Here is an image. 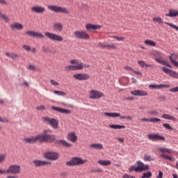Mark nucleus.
I'll return each mask as SVG.
<instances>
[{"mask_svg":"<svg viewBox=\"0 0 178 178\" xmlns=\"http://www.w3.org/2000/svg\"><path fill=\"white\" fill-rule=\"evenodd\" d=\"M51 133H52L51 130H44L42 135H38L35 137L25 138L24 140L29 144H34L37 141L39 143H54L56 140V136L49 134Z\"/></svg>","mask_w":178,"mask_h":178,"instance_id":"obj_1","label":"nucleus"},{"mask_svg":"<svg viewBox=\"0 0 178 178\" xmlns=\"http://www.w3.org/2000/svg\"><path fill=\"white\" fill-rule=\"evenodd\" d=\"M71 65H67L65 67L66 72H73L76 70H83L87 67H90V65L85 64L84 63L79 61V60L73 59L70 61Z\"/></svg>","mask_w":178,"mask_h":178,"instance_id":"obj_2","label":"nucleus"},{"mask_svg":"<svg viewBox=\"0 0 178 178\" xmlns=\"http://www.w3.org/2000/svg\"><path fill=\"white\" fill-rule=\"evenodd\" d=\"M137 167L136 165H131L129 168V172H136V173H140V172H144V170H149V166L148 165H144V163L138 161L136 162Z\"/></svg>","mask_w":178,"mask_h":178,"instance_id":"obj_3","label":"nucleus"},{"mask_svg":"<svg viewBox=\"0 0 178 178\" xmlns=\"http://www.w3.org/2000/svg\"><path fill=\"white\" fill-rule=\"evenodd\" d=\"M87 163V160H83L80 157H73L71 161L66 163L67 166H79V165H84Z\"/></svg>","mask_w":178,"mask_h":178,"instance_id":"obj_4","label":"nucleus"},{"mask_svg":"<svg viewBox=\"0 0 178 178\" xmlns=\"http://www.w3.org/2000/svg\"><path fill=\"white\" fill-rule=\"evenodd\" d=\"M104 97H105V94L99 90L92 89L89 91L90 99H101Z\"/></svg>","mask_w":178,"mask_h":178,"instance_id":"obj_5","label":"nucleus"},{"mask_svg":"<svg viewBox=\"0 0 178 178\" xmlns=\"http://www.w3.org/2000/svg\"><path fill=\"white\" fill-rule=\"evenodd\" d=\"M44 35L51 41H56L57 42H62L63 41V38L56 33H51V32H45Z\"/></svg>","mask_w":178,"mask_h":178,"instance_id":"obj_6","label":"nucleus"},{"mask_svg":"<svg viewBox=\"0 0 178 178\" xmlns=\"http://www.w3.org/2000/svg\"><path fill=\"white\" fill-rule=\"evenodd\" d=\"M42 119L43 122H45L47 124L51 126L53 129H59V121H58V120L55 118H49L48 117H44Z\"/></svg>","mask_w":178,"mask_h":178,"instance_id":"obj_7","label":"nucleus"},{"mask_svg":"<svg viewBox=\"0 0 178 178\" xmlns=\"http://www.w3.org/2000/svg\"><path fill=\"white\" fill-rule=\"evenodd\" d=\"M97 48H100V49H108V50H115L118 49V46L115 43H105V42H98Z\"/></svg>","mask_w":178,"mask_h":178,"instance_id":"obj_8","label":"nucleus"},{"mask_svg":"<svg viewBox=\"0 0 178 178\" xmlns=\"http://www.w3.org/2000/svg\"><path fill=\"white\" fill-rule=\"evenodd\" d=\"M48 9L52 12H56V13H65L66 15L69 14V10L67 8L60 7L58 6H48Z\"/></svg>","mask_w":178,"mask_h":178,"instance_id":"obj_9","label":"nucleus"},{"mask_svg":"<svg viewBox=\"0 0 178 178\" xmlns=\"http://www.w3.org/2000/svg\"><path fill=\"white\" fill-rule=\"evenodd\" d=\"M74 35L79 40H90V35L84 31H76L74 32Z\"/></svg>","mask_w":178,"mask_h":178,"instance_id":"obj_10","label":"nucleus"},{"mask_svg":"<svg viewBox=\"0 0 178 178\" xmlns=\"http://www.w3.org/2000/svg\"><path fill=\"white\" fill-rule=\"evenodd\" d=\"M25 34L28 35V37H33V38H39L40 40L45 38V36H44L42 33L34 31H26Z\"/></svg>","mask_w":178,"mask_h":178,"instance_id":"obj_11","label":"nucleus"},{"mask_svg":"<svg viewBox=\"0 0 178 178\" xmlns=\"http://www.w3.org/2000/svg\"><path fill=\"white\" fill-rule=\"evenodd\" d=\"M44 157L49 161H56L59 158V154L55 152H47L44 153Z\"/></svg>","mask_w":178,"mask_h":178,"instance_id":"obj_12","label":"nucleus"},{"mask_svg":"<svg viewBox=\"0 0 178 178\" xmlns=\"http://www.w3.org/2000/svg\"><path fill=\"white\" fill-rule=\"evenodd\" d=\"M6 173H10V175H19V173H20V167L17 165H12L8 167Z\"/></svg>","mask_w":178,"mask_h":178,"instance_id":"obj_13","label":"nucleus"},{"mask_svg":"<svg viewBox=\"0 0 178 178\" xmlns=\"http://www.w3.org/2000/svg\"><path fill=\"white\" fill-rule=\"evenodd\" d=\"M149 140H152V141H165L166 138L165 136H162L159 134H149L147 135Z\"/></svg>","mask_w":178,"mask_h":178,"instance_id":"obj_14","label":"nucleus"},{"mask_svg":"<svg viewBox=\"0 0 178 178\" xmlns=\"http://www.w3.org/2000/svg\"><path fill=\"white\" fill-rule=\"evenodd\" d=\"M163 73L165 74H168L170 77H172V79H178V73L176 71L168 69V67H163L162 68Z\"/></svg>","mask_w":178,"mask_h":178,"instance_id":"obj_15","label":"nucleus"},{"mask_svg":"<svg viewBox=\"0 0 178 178\" xmlns=\"http://www.w3.org/2000/svg\"><path fill=\"white\" fill-rule=\"evenodd\" d=\"M31 12L33 13H38V15H42L45 13V7L41 6H34L31 8Z\"/></svg>","mask_w":178,"mask_h":178,"instance_id":"obj_16","label":"nucleus"},{"mask_svg":"<svg viewBox=\"0 0 178 178\" xmlns=\"http://www.w3.org/2000/svg\"><path fill=\"white\" fill-rule=\"evenodd\" d=\"M131 94L132 95H135L136 97H147V95H148V92L143 90H136L131 91Z\"/></svg>","mask_w":178,"mask_h":178,"instance_id":"obj_17","label":"nucleus"},{"mask_svg":"<svg viewBox=\"0 0 178 178\" xmlns=\"http://www.w3.org/2000/svg\"><path fill=\"white\" fill-rule=\"evenodd\" d=\"M74 79L76 80H79L80 81L83 80H88L90 79V75L88 74H75L73 75Z\"/></svg>","mask_w":178,"mask_h":178,"instance_id":"obj_18","label":"nucleus"},{"mask_svg":"<svg viewBox=\"0 0 178 178\" xmlns=\"http://www.w3.org/2000/svg\"><path fill=\"white\" fill-rule=\"evenodd\" d=\"M149 88H152V90H161V88H170V85H166V84H159V85L150 84L149 86Z\"/></svg>","mask_w":178,"mask_h":178,"instance_id":"obj_19","label":"nucleus"},{"mask_svg":"<svg viewBox=\"0 0 178 178\" xmlns=\"http://www.w3.org/2000/svg\"><path fill=\"white\" fill-rule=\"evenodd\" d=\"M86 29L87 31H92V30H99V29H102V26L92 24H87L86 25Z\"/></svg>","mask_w":178,"mask_h":178,"instance_id":"obj_20","label":"nucleus"},{"mask_svg":"<svg viewBox=\"0 0 178 178\" xmlns=\"http://www.w3.org/2000/svg\"><path fill=\"white\" fill-rule=\"evenodd\" d=\"M178 58V55L177 54H171L170 56H169V59L171 62V63L175 66V67H178V61L176 60V59H177Z\"/></svg>","mask_w":178,"mask_h":178,"instance_id":"obj_21","label":"nucleus"},{"mask_svg":"<svg viewBox=\"0 0 178 178\" xmlns=\"http://www.w3.org/2000/svg\"><path fill=\"white\" fill-rule=\"evenodd\" d=\"M10 29L11 30L22 31L24 29V26L19 22H15L10 24Z\"/></svg>","mask_w":178,"mask_h":178,"instance_id":"obj_22","label":"nucleus"},{"mask_svg":"<svg viewBox=\"0 0 178 178\" xmlns=\"http://www.w3.org/2000/svg\"><path fill=\"white\" fill-rule=\"evenodd\" d=\"M54 144L56 145H62L63 147H72V144L63 140H55Z\"/></svg>","mask_w":178,"mask_h":178,"instance_id":"obj_23","label":"nucleus"},{"mask_svg":"<svg viewBox=\"0 0 178 178\" xmlns=\"http://www.w3.org/2000/svg\"><path fill=\"white\" fill-rule=\"evenodd\" d=\"M67 138L68 141H71L72 143H76V141H77V135H76L74 132H71L67 135Z\"/></svg>","mask_w":178,"mask_h":178,"instance_id":"obj_24","label":"nucleus"},{"mask_svg":"<svg viewBox=\"0 0 178 178\" xmlns=\"http://www.w3.org/2000/svg\"><path fill=\"white\" fill-rule=\"evenodd\" d=\"M167 17H177L178 16V10L175 9H170L169 13L165 14Z\"/></svg>","mask_w":178,"mask_h":178,"instance_id":"obj_25","label":"nucleus"},{"mask_svg":"<svg viewBox=\"0 0 178 178\" xmlns=\"http://www.w3.org/2000/svg\"><path fill=\"white\" fill-rule=\"evenodd\" d=\"M53 28L55 31L61 33L62 30H63V25L60 23H56L53 25Z\"/></svg>","mask_w":178,"mask_h":178,"instance_id":"obj_26","label":"nucleus"},{"mask_svg":"<svg viewBox=\"0 0 178 178\" xmlns=\"http://www.w3.org/2000/svg\"><path fill=\"white\" fill-rule=\"evenodd\" d=\"M33 163H34L35 168H38L40 166H44V165H48V162L42 161H40V160L33 161Z\"/></svg>","mask_w":178,"mask_h":178,"instance_id":"obj_27","label":"nucleus"},{"mask_svg":"<svg viewBox=\"0 0 178 178\" xmlns=\"http://www.w3.org/2000/svg\"><path fill=\"white\" fill-rule=\"evenodd\" d=\"M155 60H156V62H157V63H161V65H163L164 66H167V67H172V66L170 65H169L168 63V62H166L164 60H162L161 58H156Z\"/></svg>","mask_w":178,"mask_h":178,"instance_id":"obj_28","label":"nucleus"},{"mask_svg":"<svg viewBox=\"0 0 178 178\" xmlns=\"http://www.w3.org/2000/svg\"><path fill=\"white\" fill-rule=\"evenodd\" d=\"M152 20L154 23H157V24L162 25L163 24V19H162V17L159 16H156L152 18Z\"/></svg>","mask_w":178,"mask_h":178,"instance_id":"obj_29","label":"nucleus"},{"mask_svg":"<svg viewBox=\"0 0 178 178\" xmlns=\"http://www.w3.org/2000/svg\"><path fill=\"white\" fill-rule=\"evenodd\" d=\"M6 55L8 57V58H11V59H17L19 58H20V55L17 54H15V53H9V52H6Z\"/></svg>","mask_w":178,"mask_h":178,"instance_id":"obj_30","label":"nucleus"},{"mask_svg":"<svg viewBox=\"0 0 178 178\" xmlns=\"http://www.w3.org/2000/svg\"><path fill=\"white\" fill-rule=\"evenodd\" d=\"M91 148H94L95 149H103L104 146H102V144L99 143H93L90 145Z\"/></svg>","mask_w":178,"mask_h":178,"instance_id":"obj_31","label":"nucleus"},{"mask_svg":"<svg viewBox=\"0 0 178 178\" xmlns=\"http://www.w3.org/2000/svg\"><path fill=\"white\" fill-rule=\"evenodd\" d=\"M104 115L109 118H119L120 116V113H104Z\"/></svg>","mask_w":178,"mask_h":178,"instance_id":"obj_32","label":"nucleus"},{"mask_svg":"<svg viewBox=\"0 0 178 178\" xmlns=\"http://www.w3.org/2000/svg\"><path fill=\"white\" fill-rule=\"evenodd\" d=\"M98 163H99V165H102L103 166H108V165H111V162L109 160H99Z\"/></svg>","mask_w":178,"mask_h":178,"instance_id":"obj_33","label":"nucleus"},{"mask_svg":"<svg viewBox=\"0 0 178 178\" xmlns=\"http://www.w3.org/2000/svg\"><path fill=\"white\" fill-rule=\"evenodd\" d=\"M145 45H149V47H156V43L151 40H145Z\"/></svg>","mask_w":178,"mask_h":178,"instance_id":"obj_34","label":"nucleus"},{"mask_svg":"<svg viewBox=\"0 0 178 178\" xmlns=\"http://www.w3.org/2000/svg\"><path fill=\"white\" fill-rule=\"evenodd\" d=\"M162 118H163V119H167L168 120H176V118H175V117L168 114H163L162 115Z\"/></svg>","mask_w":178,"mask_h":178,"instance_id":"obj_35","label":"nucleus"},{"mask_svg":"<svg viewBox=\"0 0 178 178\" xmlns=\"http://www.w3.org/2000/svg\"><path fill=\"white\" fill-rule=\"evenodd\" d=\"M111 129H126V126L124 125H118V124H111L110 125Z\"/></svg>","mask_w":178,"mask_h":178,"instance_id":"obj_36","label":"nucleus"},{"mask_svg":"<svg viewBox=\"0 0 178 178\" xmlns=\"http://www.w3.org/2000/svg\"><path fill=\"white\" fill-rule=\"evenodd\" d=\"M54 94L56 95H59L60 97H65L66 96V92L60 90H54Z\"/></svg>","mask_w":178,"mask_h":178,"instance_id":"obj_37","label":"nucleus"},{"mask_svg":"<svg viewBox=\"0 0 178 178\" xmlns=\"http://www.w3.org/2000/svg\"><path fill=\"white\" fill-rule=\"evenodd\" d=\"M51 108L53 111H56V112H69V111L59 108V107H51Z\"/></svg>","mask_w":178,"mask_h":178,"instance_id":"obj_38","label":"nucleus"},{"mask_svg":"<svg viewBox=\"0 0 178 178\" xmlns=\"http://www.w3.org/2000/svg\"><path fill=\"white\" fill-rule=\"evenodd\" d=\"M151 177H152V172L149 171L147 172H145L141 178H151Z\"/></svg>","mask_w":178,"mask_h":178,"instance_id":"obj_39","label":"nucleus"},{"mask_svg":"<svg viewBox=\"0 0 178 178\" xmlns=\"http://www.w3.org/2000/svg\"><path fill=\"white\" fill-rule=\"evenodd\" d=\"M143 159L145 162H147V161L150 162V161H154V159H152V157L151 156H148L147 154L144 155Z\"/></svg>","mask_w":178,"mask_h":178,"instance_id":"obj_40","label":"nucleus"},{"mask_svg":"<svg viewBox=\"0 0 178 178\" xmlns=\"http://www.w3.org/2000/svg\"><path fill=\"white\" fill-rule=\"evenodd\" d=\"M112 38L116 40V41H124L126 38L124 37L112 36Z\"/></svg>","mask_w":178,"mask_h":178,"instance_id":"obj_41","label":"nucleus"},{"mask_svg":"<svg viewBox=\"0 0 178 178\" xmlns=\"http://www.w3.org/2000/svg\"><path fill=\"white\" fill-rule=\"evenodd\" d=\"M165 24H166L167 26H169L170 27H171V29H175V30H177V31H178V26L173 24H170L169 22H165Z\"/></svg>","mask_w":178,"mask_h":178,"instance_id":"obj_42","label":"nucleus"},{"mask_svg":"<svg viewBox=\"0 0 178 178\" xmlns=\"http://www.w3.org/2000/svg\"><path fill=\"white\" fill-rule=\"evenodd\" d=\"M0 18L3 19V20L6 22V23L9 22V17L7 16L6 15H2L1 17H0Z\"/></svg>","mask_w":178,"mask_h":178,"instance_id":"obj_43","label":"nucleus"},{"mask_svg":"<svg viewBox=\"0 0 178 178\" xmlns=\"http://www.w3.org/2000/svg\"><path fill=\"white\" fill-rule=\"evenodd\" d=\"M28 70H31L33 72H35L37 70V67H35V65H29L27 67Z\"/></svg>","mask_w":178,"mask_h":178,"instance_id":"obj_44","label":"nucleus"},{"mask_svg":"<svg viewBox=\"0 0 178 178\" xmlns=\"http://www.w3.org/2000/svg\"><path fill=\"white\" fill-rule=\"evenodd\" d=\"M150 122H152V123H159V122H161V119L152 118H150Z\"/></svg>","mask_w":178,"mask_h":178,"instance_id":"obj_45","label":"nucleus"},{"mask_svg":"<svg viewBox=\"0 0 178 178\" xmlns=\"http://www.w3.org/2000/svg\"><path fill=\"white\" fill-rule=\"evenodd\" d=\"M23 49H24L25 51H27V52H30V51H31V47H30V46L27 45V44H24L22 46Z\"/></svg>","mask_w":178,"mask_h":178,"instance_id":"obj_46","label":"nucleus"},{"mask_svg":"<svg viewBox=\"0 0 178 178\" xmlns=\"http://www.w3.org/2000/svg\"><path fill=\"white\" fill-rule=\"evenodd\" d=\"M145 61L144 60H138V65L140 67H145Z\"/></svg>","mask_w":178,"mask_h":178,"instance_id":"obj_47","label":"nucleus"},{"mask_svg":"<svg viewBox=\"0 0 178 178\" xmlns=\"http://www.w3.org/2000/svg\"><path fill=\"white\" fill-rule=\"evenodd\" d=\"M161 158H163L164 159H168V161H173L172 157L170 156H168L166 154H161Z\"/></svg>","mask_w":178,"mask_h":178,"instance_id":"obj_48","label":"nucleus"},{"mask_svg":"<svg viewBox=\"0 0 178 178\" xmlns=\"http://www.w3.org/2000/svg\"><path fill=\"white\" fill-rule=\"evenodd\" d=\"M50 84L51 85V86H59V83H58V81H55V80H54V79H51L50 80Z\"/></svg>","mask_w":178,"mask_h":178,"instance_id":"obj_49","label":"nucleus"},{"mask_svg":"<svg viewBox=\"0 0 178 178\" xmlns=\"http://www.w3.org/2000/svg\"><path fill=\"white\" fill-rule=\"evenodd\" d=\"M163 127L167 129L168 130H173V128H172V127H170V125H169V124L168 123L163 124Z\"/></svg>","mask_w":178,"mask_h":178,"instance_id":"obj_50","label":"nucleus"},{"mask_svg":"<svg viewBox=\"0 0 178 178\" xmlns=\"http://www.w3.org/2000/svg\"><path fill=\"white\" fill-rule=\"evenodd\" d=\"M0 122L1 123H9V120L8 118H2L0 117Z\"/></svg>","mask_w":178,"mask_h":178,"instance_id":"obj_51","label":"nucleus"},{"mask_svg":"<svg viewBox=\"0 0 178 178\" xmlns=\"http://www.w3.org/2000/svg\"><path fill=\"white\" fill-rule=\"evenodd\" d=\"M5 158H6V155L0 154V163H2L5 161Z\"/></svg>","mask_w":178,"mask_h":178,"instance_id":"obj_52","label":"nucleus"},{"mask_svg":"<svg viewBox=\"0 0 178 178\" xmlns=\"http://www.w3.org/2000/svg\"><path fill=\"white\" fill-rule=\"evenodd\" d=\"M170 92H178V86L170 88Z\"/></svg>","mask_w":178,"mask_h":178,"instance_id":"obj_53","label":"nucleus"},{"mask_svg":"<svg viewBox=\"0 0 178 178\" xmlns=\"http://www.w3.org/2000/svg\"><path fill=\"white\" fill-rule=\"evenodd\" d=\"M97 172L102 173V169L98 168L97 170H91L92 173H97Z\"/></svg>","mask_w":178,"mask_h":178,"instance_id":"obj_54","label":"nucleus"},{"mask_svg":"<svg viewBox=\"0 0 178 178\" xmlns=\"http://www.w3.org/2000/svg\"><path fill=\"white\" fill-rule=\"evenodd\" d=\"M124 69L125 70H129L130 72H133L134 70L133 69V67H130V66H126L124 67Z\"/></svg>","mask_w":178,"mask_h":178,"instance_id":"obj_55","label":"nucleus"},{"mask_svg":"<svg viewBox=\"0 0 178 178\" xmlns=\"http://www.w3.org/2000/svg\"><path fill=\"white\" fill-rule=\"evenodd\" d=\"M132 72L136 76H143V74L141 72H138V71H136V70H134Z\"/></svg>","mask_w":178,"mask_h":178,"instance_id":"obj_56","label":"nucleus"},{"mask_svg":"<svg viewBox=\"0 0 178 178\" xmlns=\"http://www.w3.org/2000/svg\"><path fill=\"white\" fill-rule=\"evenodd\" d=\"M154 54L155 55V56H161L162 53H161L160 51H154Z\"/></svg>","mask_w":178,"mask_h":178,"instance_id":"obj_57","label":"nucleus"},{"mask_svg":"<svg viewBox=\"0 0 178 178\" xmlns=\"http://www.w3.org/2000/svg\"><path fill=\"white\" fill-rule=\"evenodd\" d=\"M36 109L37 111H44L45 109V107L44 106H37Z\"/></svg>","mask_w":178,"mask_h":178,"instance_id":"obj_58","label":"nucleus"},{"mask_svg":"<svg viewBox=\"0 0 178 178\" xmlns=\"http://www.w3.org/2000/svg\"><path fill=\"white\" fill-rule=\"evenodd\" d=\"M121 119H129V120H133V117H130V116H122L120 117Z\"/></svg>","mask_w":178,"mask_h":178,"instance_id":"obj_59","label":"nucleus"},{"mask_svg":"<svg viewBox=\"0 0 178 178\" xmlns=\"http://www.w3.org/2000/svg\"><path fill=\"white\" fill-rule=\"evenodd\" d=\"M161 152H165L168 153L169 152V149H166V148H161L160 149Z\"/></svg>","mask_w":178,"mask_h":178,"instance_id":"obj_60","label":"nucleus"},{"mask_svg":"<svg viewBox=\"0 0 178 178\" xmlns=\"http://www.w3.org/2000/svg\"><path fill=\"white\" fill-rule=\"evenodd\" d=\"M1 5H8V1L6 0H0Z\"/></svg>","mask_w":178,"mask_h":178,"instance_id":"obj_61","label":"nucleus"},{"mask_svg":"<svg viewBox=\"0 0 178 178\" xmlns=\"http://www.w3.org/2000/svg\"><path fill=\"white\" fill-rule=\"evenodd\" d=\"M163 172H162V171H159V176L157 177V178H163Z\"/></svg>","mask_w":178,"mask_h":178,"instance_id":"obj_62","label":"nucleus"},{"mask_svg":"<svg viewBox=\"0 0 178 178\" xmlns=\"http://www.w3.org/2000/svg\"><path fill=\"white\" fill-rule=\"evenodd\" d=\"M42 51L44 52V54H47L48 49L47 47H42Z\"/></svg>","mask_w":178,"mask_h":178,"instance_id":"obj_63","label":"nucleus"},{"mask_svg":"<svg viewBox=\"0 0 178 178\" xmlns=\"http://www.w3.org/2000/svg\"><path fill=\"white\" fill-rule=\"evenodd\" d=\"M118 141H119L120 143H124V138H118Z\"/></svg>","mask_w":178,"mask_h":178,"instance_id":"obj_64","label":"nucleus"}]
</instances>
